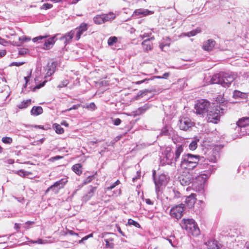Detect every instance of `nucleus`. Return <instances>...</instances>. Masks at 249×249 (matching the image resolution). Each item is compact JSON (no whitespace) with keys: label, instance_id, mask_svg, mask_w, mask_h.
I'll list each match as a JSON object with an SVG mask.
<instances>
[{"label":"nucleus","instance_id":"nucleus-1","mask_svg":"<svg viewBox=\"0 0 249 249\" xmlns=\"http://www.w3.org/2000/svg\"><path fill=\"white\" fill-rule=\"evenodd\" d=\"M236 77L237 75L234 73L221 71L213 75L210 83L212 84H221L224 87H229Z\"/></svg>","mask_w":249,"mask_h":249},{"label":"nucleus","instance_id":"nucleus-2","mask_svg":"<svg viewBox=\"0 0 249 249\" xmlns=\"http://www.w3.org/2000/svg\"><path fill=\"white\" fill-rule=\"evenodd\" d=\"M203 157L199 155L186 154L182 156L180 167L187 170H192L198 164L199 161Z\"/></svg>","mask_w":249,"mask_h":249},{"label":"nucleus","instance_id":"nucleus-3","mask_svg":"<svg viewBox=\"0 0 249 249\" xmlns=\"http://www.w3.org/2000/svg\"><path fill=\"white\" fill-rule=\"evenodd\" d=\"M182 227L189 233L193 236H197L200 233L199 229L194 220L193 219H183Z\"/></svg>","mask_w":249,"mask_h":249},{"label":"nucleus","instance_id":"nucleus-4","mask_svg":"<svg viewBox=\"0 0 249 249\" xmlns=\"http://www.w3.org/2000/svg\"><path fill=\"white\" fill-rule=\"evenodd\" d=\"M210 106V102L206 100L200 99L198 100L195 107L196 113L199 115H203L209 111Z\"/></svg>","mask_w":249,"mask_h":249},{"label":"nucleus","instance_id":"nucleus-5","mask_svg":"<svg viewBox=\"0 0 249 249\" xmlns=\"http://www.w3.org/2000/svg\"><path fill=\"white\" fill-rule=\"evenodd\" d=\"M219 113V110L216 108H212L211 110H209L206 118L207 122L217 124L220 118Z\"/></svg>","mask_w":249,"mask_h":249},{"label":"nucleus","instance_id":"nucleus-6","mask_svg":"<svg viewBox=\"0 0 249 249\" xmlns=\"http://www.w3.org/2000/svg\"><path fill=\"white\" fill-rule=\"evenodd\" d=\"M68 180L67 178H61L60 180L56 181L54 184L47 188L45 191V194L52 190L55 194H57L59 192V191L64 188L65 185L67 183Z\"/></svg>","mask_w":249,"mask_h":249},{"label":"nucleus","instance_id":"nucleus-7","mask_svg":"<svg viewBox=\"0 0 249 249\" xmlns=\"http://www.w3.org/2000/svg\"><path fill=\"white\" fill-rule=\"evenodd\" d=\"M184 211V204H180L174 206L170 209V214L172 217L179 219L182 216Z\"/></svg>","mask_w":249,"mask_h":249},{"label":"nucleus","instance_id":"nucleus-8","mask_svg":"<svg viewBox=\"0 0 249 249\" xmlns=\"http://www.w3.org/2000/svg\"><path fill=\"white\" fill-rule=\"evenodd\" d=\"M103 238H104L105 239L106 248H114L115 239L116 238V235L115 234L111 233H105L103 234Z\"/></svg>","mask_w":249,"mask_h":249},{"label":"nucleus","instance_id":"nucleus-9","mask_svg":"<svg viewBox=\"0 0 249 249\" xmlns=\"http://www.w3.org/2000/svg\"><path fill=\"white\" fill-rule=\"evenodd\" d=\"M179 127L182 130L187 131L189 128L194 126L195 123L192 122L188 118H183L179 120Z\"/></svg>","mask_w":249,"mask_h":249},{"label":"nucleus","instance_id":"nucleus-10","mask_svg":"<svg viewBox=\"0 0 249 249\" xmlns=\"http://www.w3.org/2000/svg\"><path fill=\"white\" fill-rule=\"evenodd\" d=\"M194 178L192 177L190 173H184L179 177V181L182 185H189L194 180Z\"/></svg>","mask_w":249,"mask_h":249},{"label":"nucleus","instance_id":"nucleus-11","mask_svg":"<svg viewBox=\"0 0 249 249\" xmlns=\"http://www.w3.org/2000/svg\"><path fill=\"white\" fill-rule=\"evenodd\" d=\"M88 24L85 22L81 23L79 26L76 28L77 32L76 34V40H78L81 37V36L84 32L88 30Z\"/></svg>","mask_w":249,"mask_h":249},{"label":"nucleus","instance_id":"nucleus-12","mask_svg":"<svg viewBox=\"0 0 249 249\" xmlns=\"http://www.w3.org/2000/svg\"><path fill=\"white\" fill-rule=\"evenodd\" d=\"M196 200V195L192 193L186 197L185 202L189 208H192L194 207Z\"/></svg>","mask_w":249,"mask_h":249},{"label":"nucleus","instance_id":"nucleus-13","mask_svg":"<svg viewBox=\"0 0 249 249\" xmlns=\"http://www.w3.org/2000/svg\"><path fill=\"white\" fill-rule=\"evenodd\" d=\"M155 37L154 36L151 37L150 38L145 39L142 43V45L143 49L145 51H150L153 49V43L151 42V40H154Z\"/></svg>","mask_w":249,"mask_h":249},{"label":"nucleus","instance_id":"nucleus-14","mask_svg":"<svg viewBox=\"0 0 249 249\" xmlns=\"http://www.w3.org/2000/svg\"><path fill=\"white\" fill-rule=\"evenodd\" d=\"M215 44L216 42L214 40L209 39L204 42L202 48L205 51H211L214 48Z\"/></svg>","mask_w":249,"mask_h":249},{"label":"nucleus","instance_id":"nucleus-15","mask_svg":"<svg viewBox=\"0 0 249 249\" xmlns=\"http://www.w3.org/2000/svg\"><path fill=\"white\" fill-rule=\"evenodd\" d=\"M195 179L198 185H202L206 182L208 179V176L206 174H201L196 177Z\"/></svg>","mask_w":249,"mask_h":249},{"label":"nucleus","instance_id":"nucleus-16","mask_svg":"<svg viewBox=\"0 0 249 249\" xmlns=\"http://www.w3.org/2000/svg\"><path fill=\"white\" fill-rule=\"evenodd\" d=\"M153 13H154L153 11H149L147 9H136L134 11L133 15H134V16L142 15L143 17H145L149 15H152Z\"/></svg>","mask_w":249,"mask_h":249},{"label":"nucleus","instance_id":"nucleus-17","mask_svg":"<svg viewBox=\"0 0 249 249\" xmlns=\"http://www.w3.org/2000/svg\"><path fill=\"white\" fill-rule=\"evenodd\" d=\"M237 125L239 127H245L249 126V117H242L238 120L236 123Z\"/></svg>","mask_w":249,"mask_h":249},{"label":"nucleus","instance_id":"nucleus-18","mask_svg":"<svg viewBox=\"0 0 249 249\" xmlns=\"http://www.w3.org/2000/svg\"><path fill=\"white\" fill-rule=\"evenodd\" d=\"M154 182L156 186H160L165 184L167 182V179L165 175L161 174L159 176L158 178H154Z\"/></svg>","mask_w":249,"mask_h":249},{"label":"nucleus","instance_id":"nucleus-19","mask_svg":"<svg viewBox=\"0 0 249 249\" xmlns=\"http://www.w3.org/2000/svg\"><path fill=\"white\" fill-rule=\"evenodd\" d=\"M208 249H219L220 245L215 239H211L206 243Z\"/></svg>","mask_w":249,"mask_h":249},{"label":"nucleus","instance_id":"nucleus-20","mask_svg":"<svg viewBox=\"0 0 249 249\" xmlns=\"http://www.w3.org/2000/svg\"><path fill=\"white\" fill-rule=\"evenodd\" d=\"M59 34H57L54 36L48 38L44 44L43 49L45 50L50 49L55 43V38Z\"/></svg>","mask_w":249,"mask_h":249},{"label":"nucleus","instance_id":"nucleus-21","mask_svg":"<svg viewBox=\"0 0 249 249\" xmlns=\"http://www.w3.org/2000/svg\"><path fill=\"white\" fill-rule=\"evenodd\" d=\"M183 151V148L182 145L178 146L176 151H175V153L173 154V159H174V162H176L178 160L180 156V154L182 153Z\"/></svg>","mask_w":249,"mask_h":249},{"label":"nucleus","instance_id":"nucleus-22","mask_svg":"<svg viewBox=\"0 0 249 249\" xmlns=\"http://www.w3.org/2000/svg\"><path fill=\"white\" fill-rule=\"evenodd\" d=\"M74 32L72 30L66 34L65 36H61L60 39H65V43L67 44L73 37Z\"/></svg>","mask_w":249,"mask_h":249},{"label":"nucleus","instance_id":"nucleus-23","mask_svg":"<svg viewBox=\"0 0 249 249\" xmlns=\"http://www.w3.org/2000/svg\"><path fill=\"white\" fill-rule=\"evenodd\" d=\"M43 112V108L40 106H34L33 107L31 113L33 115L37 116L41 114Z\"/></svg>","mask_w":249,"mask_h":249},{"label":"nucleus","instance_id":"nucleus-24","mask_svg":"<svg viewBox=\"0 0 249 249\" xmlns=\"http://www.w3.org/2000/svg\"><path fill=\"white\" fill-rule=\"evenodd\" d=\"M72 170L76 175L80 176L82 173V165L80 163H76L72 166Z\"/></svg>","mask_w":249,"mask_h":249},{"label":"nucleus","instance_id":"nucleus-25","mask_svg":"<svg viewBox=\"0 0 249 249\" xmlns=\"http://www.w3.org/2000/svg\"><path fill=\"white\" fill-rule=\"evenodd\" d=\"M201 30L200 28H197L195 30L191 31L186 33H182V36H196V34L200 33Z\"/></svg>","mask_w":249,"mask_h":249},{"label":"nucleus","instance_id":"nucleus-26","mask_svg":"<svg viewBox=\"0 0 249 249\" xmlns=\"http://www.w3.org/2000/svg\"><path fill=\"white\" fill-rule=\"evenodd\" d=\"M31 104V99H28L23 101L20 102L18 105V107L20 109H23L27 107Z\"/></svg>","mask_w":249,"mask_h":249},{"label":"nucleus","instance_id":"nucleus-27","mask_svg":"<svg viewBox=\"0 0 249 249\" xmlns=\"http://www.w3.org/2000/svg\"><path fill=\"white\" fill-rule=\"evenodd\" d=\"M104 22L111 20L115 18V15L113 13H109L107 14H102Z\"/></svg>","mask_w":249,"mask_h":249},{"label":"nucleus","instance_id":"nucleus-28","mask_svg":"<svg viewBox=\"0 0 249 249\" xmlns=\"http://www.w3.org/2000/svg\"><path fill=\"white\" fill-rule=\"evenodd\" d=\"M94 22L96 24H101L105 23L103 19V15H97L93 18Z\"/></svg>","mask_w":249,"mask_h":249},{"label":"nucleus","instance_id":"nucleus-29","mask_svg":"<svg viewBox=\"0 0 249 249\" xmlns=\"http://www.w3.org/2000/svg\"><path fill=\"white\" fill-rule=\"evenodd\" d=\"M53 128L55 129V132L59 134L64 133V130L59 124H54L53 125Z\"/></svg>","mask_w":249,"mask_h":249},{"label":"nucleus","instance_id":"nucleus-30","mask_svg":"<svg viewBox=\"0 0 249 249\" xmlns=\"http://www.w3.org/2000/svg\"><path fill=\"white\" fill-rule=\"evenodd\" d=\"M16 174L23 178H25L29 175H32L31 172L26 171L22 169L18 171Z\"/></svg>","mask_w":249,"mask_h":249},{"label":"nucleus","instance_id":"nucleus-31","mask_svg":"<svg viewBox=\"0 0 249 249\" xmlns=\"http://www.w3.org/2000/svg\"><path fill=\"white\" fill-rule=\"evenodd\" d=\"M127 223L129 225H133L134 227L138 228H141L140 224L132 219H129Z\"/></svg>","mask_w":249,"mask_h":249},{"label":"nucleus","instance_id":"nucleus-32","mask_svg":"<svg viewBox=\"0 0 249 249\" xmlns=\"http://www.w3.org/2000/svg\"><path fill=\"white\" fill-rule=\"evenodd\" d=\"M117 41V38L116 36L110 37L107 40V44L109 46H112Z\"/></svg>","mask_w":249,"mask_h":249},{"label":"nucleus","instance_id":"nucleus-33","mask_svg":"<svg viewBox=\"0 0 249 249\" xmlns=\"http://www.w3.org/2000/svg\"><path fill=\"white\" fill-rule=\"evenodd\" d=\"M245 93L242 92L238 90H234L233 94L234 98H236L237 97L243 98L245 96Z\"/></svg>","mask_w":249,"mask_h":249},{"label":"nucleus","instance_id":"nucleus-34","mask_svg":"<svg viewBox=\"0 0 249 249\" xmlns=\"http://www.w3.org/2000/svg\"><path fill=\"white\" fill-rule=\"evenodd\" d=\"M1 141L5 144H11L13 142V139L9 137H3L1 139Z\"/></svg>","mask_w":249,"mask_h":249},{"label":"nucleus","instance_id":"nucleus-35","mask_svg":"<svg viewBox=\"0 0 249 249\" xmlns=\"http://www.w3.org/2000/svg\"><path fill=\"white\" fill-rule=\"evenodd\" d=\"M209 161L208 160L205 159L204 160L203 163L200 164V166H202V168H208L210 169L212 167H213V165H210L209 163Z\"/></svg>","mask_w":249,"mask_h":249},{"label":"nucleus","instance_id":"nucleus-36","mask_svg":"<svg viewBox=\"0 0 249 249\" xmlns=\"http://www.w3.org/2000/svg\"><path fill=\"white\" fill-rule=\"evenodd\" d=\"M208 160V161L211 163H215L217 161L216 157L215 155L212 154L209 156L208 158L205 159Z\"/></svg>","mask_w":249,"mask_h":249},{"label":"nucleus","instance_id":"nucleus-37","mask_svg":"<svg viewBox=\"0 0 249 249\" xmlns=\"http://www.w3.org/2000/svg\"><path fill=\"white\" fill-rule=\"evenodd\" d=\"M197 147V142L195 141H192L189 145V148L191 150H195Z\"/></svg>","mask_w":249,"mask_h":249},{"label":"nucleus","instance_id":"nucleus-38","mask_svg":"<svg viewBox=\"0 0 249 249\" xmlns=\"http://www.w3.org/2000/svg\"><path fill=\"white\" fill-rule=\"evenodd\" d=\"M173 153L170 151H167V153L166 154V158L168 160H170L171 161H174V159H173Z\"/></svg>","mask_w":249,"mask_h":249},{"label":"nucleus","instance_id":"nucleus-39","mask_svg":"<svg viewBox=\"0 0 249 249\" xmlns=\"http://www.w3.org/2000/svg\"><path fill=\"white\" fill-rule=\"evenodd\" d=\"M120 183V181L119 180H117L115 182H114L111 185L108 186L106 188V190L107 191H110L113 189L114 187H115L117 185H118Z\"/></svg>","mask_w":249,"mask_h":249},{"label":"nucleus","instance_id":"nucleus-40","mask_svg":"<svg viewBox=\"0 0 249 249\" xmlns=\"http://www.w3.org/2000/svg\"><path fill=\"white\" fill-rule=\"evenodd\" d=\"M35 222L34 221H28L26 222L24 224V228L26 229H29L30 228L31 226L34 224Z\"/></svg>","mask_w":249,"mask_h":249},{"label":"nucleus","instance_id":"nucleus-41","mask_svg":"<svg viewBox=\"0 0 249 249\" xmlns=\"http://www.w3.org/2000/svg\"><path fill=\"white\" fill-rule=\"evenodd\" d=\"M69 83V81L67 79L63 80L61 83V84L58 86V88H62L63 87H66Z\"/></svg>","mask_w":249,"mask_h":249},{"label":"nucleus","instance_id":"nucleus-42","mask_svg":"<svg viewBox=\"0 0 249 249\" xmlns=\"http://www.w3.org/2000/svg\"><path fill=\"white\" fill-rule=\"evenodd\" d=\"M30 242L33 243V244H44L47 243V240H43L41 239H38L36 241H31Z\"/></svg>","mask_w":249,"mask_h":249},{"label":"nucleus","instance_id":"nucleus-43","mask_svg":"<svg viewBox=\"0 0 249 249\" xmlns=\"http://www.w3.org/2000/svg\"><path fill=\"white\" fill-rule=\"evenodd\" d=\"M86 108L87 109H89L93 111L95 110V109L96 108V107L94 103H91L87 105Z\"/></svg>","mask_w":249,"mask_h":249},{"label":"nucleus","instance_id":"nucleus-44","mask_svg":"<svg viewBox=\"0 0 249 249\" xmlns=\"http://www.w3.org/2000/svg\"><path fill=\"white\" fill-rule=\"evenodd\" d=\"M48 36H37L36 37L34 38L33 39V41L34 42H37L38 40H39L40 39H42L43 38H46L48 37Z\"/></svg>","mask_w":249,"mask_h":249},{"label":"nucleus","instance_id":"nucleus-45","mask_svg":"<svg viewBox=\"0 0 249 249\" xmlns=\"http://www.w3.org/2000/svg\"><path fill=\"white\" fill-rule=\"evenodd\" d=\"M52 7H53V5L52 4L47 3L44 4L42 5V9L47 10L48 9H50Z\"/></svg>","mask_w":249,"mask_h":249},{"label":"nucleus","instance_id":"nucleus-46","mask_svg":"<svg viewBox=\"0 0 249 249\" xmlns=\"http://www.w3.org/2000/svg\"><path fill=\"white\" fill-rule=\"evenodd\" d=\"M94 178V176H89L84 182L85 184L90 182Z\"/></svg>","mask_w":249,"mask_h":249},{"label":"nucleus","instance_id":"nucleus-47","mask_svg":"<svg viewBox=\"0 0 249 249\" xmlns=\"http://www.w3.org/2000/svg\"><path fill=\"white\" fill-rule=\"evenodd\" d=\"M97 189L96 187H91L89 192V196H92L94 193V192L96 191Z\"/></svg>","mask_w":249,"mask_h":249},{"label":"nucleus","instance_id":"nucleus-48","mask_svg":"<svg viewBox=\"0 0 249 249\" xmlns=\"http://www.w3.org/2000/svg\"><path fill=\"white\" fill-rule=\"evenodd\" d=\"M31 75H32V71H31L29 72L28 74L26 76L24 77V79L26 81V82H25L26 85L27 84L28 82L29 81V79L31 76Z\"/></svg>","mask_w":249,"mask_h":249},{"label":"nucleus","instance_id":"nucleus-49","mask_svg":"<svg viewBox=\"0 0 249 249\" xmlns=\"http://www.w3.org/2000/svg\"><path fill=\"white\" fill-rule=\"evenodd\" d=\"M24 64V62H14L11 64L10 66H15L18 67V66L22 65Z\"/></svg>","mask_w":249,"mask_h":249},{"label":"nucleus","instance_id":"nucleus-50","mask_svg":"<svg viewBox=\"0 0 249 249\" xmlns=\"http://www.w3.org/2000/svg\"><path fill=\"white\" fill-rule=\"evenodd\" d=\"M14 229H16L17 232H19L20 231V225L18 223H15L14 224Z\"/></svg>","mask_w":249,"mask_h":249},{"label":"nucleus","instance_id":"nucleus-51","mask_svg":"<svg viewBox=\"0 0 249 249\" xmlns=\"http://www.w3.org/2000/svg\"><path fill=\"white\" fill-rule=\"evenodd\" d=\"M63 157L60 156H56L55 157H52L51 159V160L52 161H54V160H58L62 159Z\"/></svg>","mask_w":249,"mask_h":249},{"label":"nucleus","instance_id":"nucleus-52","mask_svg":"<svg viewBox=\"0 0 249 249\" xmlns=\"http://www.w3.org/2000/svg\"><path fill=\"white\" fill-rule=\"evenodd\" d=\"M122 122V121L119 118H116L114 120V124L115 125H119Z\"/></svg>","mask_w":249,"mask_h":249},{"label":"nucleus","instance_id":"nucleus-53","mask_svg":"<svg viewBox=\"0 0 249 249\" xmlns=\"http://www.w3.org/2000/svg\"><path fill=\"white\" fill-rule=\"evenodd\" d=\"M80 107V104L75 105H73L69 109H68L67 110L68 111H70V110H72V109H77Z\"/></svg>","mask_w":249,"mask_h":249},{"label":"nucleus","instance_id":"nucleus-54","mask_svg":"<svg viewBox=\"0 0 249 249\" xmlns=\"http://www.w3.org/2000/svg\"><path fill=\"white\" fill-rule=\"evenodd\" d=\"M151 35V33H144L143 34L140 36V37L142 38V39H144L145 37H149L150 35Z\"/></svg>","mask_w":249,"mask_h":249},{"label":"nucleus","instance_id":"nucleus-55","mask_svg":"<svg viewBox=\"0 0 249 249\" xmlns=\"http://www.w3.org/2000/svg\"><path fill=\"white\" fill-rule=\"evenodd\" d=\"M169 75H170L169 72H166L163 74L162 76H161V77L158 76V78L167 79L169 77Z\"/></svg>","mask_w":249,"mask_h":249},{"label":"nucleus","instance_id":"nucleus-56","mask_svg":"<svg viewBox=\"0 0 249 249\" xmlns=\"http://www.w3.org/2000/svg\"><path fill=\"white\" fill-rule=\"evenodd\" d=\"M67 231H68V233L70 234V235L78 236V233L74 232L72 230H70L67 229Z\"/></svg>","mask_w":249,"mask_h":249},{"label":"nucleus","instance_id":"nucleus-57","mask_svg":"<svg viewBox=\"0 0 249 249\" xmlns=\"http://www.w3.org/2000/svg\"><path fill=\"white\" fill-rule=\"evenodd\" d=\"M46 81H44L42 83L36 85V87H35V89H40V88L43 87L45 85V83Z\"/></svg>","mask_w":249,"mask_h":249},{"label":"nucleus","instance_id":"nucleus-58","mask_svg":"<svg viewBox=\"0 0 249 249\" xmlns=\"http://www.w3.org/2000/svg\"><path fill=\"white\" fill-rule=\"evenodd\" d=\"M149 79H147V78H145L142 80H141V81H137L135 82V84L136 85H139V84H142L144 82H145V81H148L149 80Z\"/></svg>","mask_w":249,"mask_h":249},{"label":"nucleus","instance_id":"nucleus-59","mask_svg":"<svg viewBox=\"0 0 249 249\" xmlns=\"http://www.w3.org/2000/svg\"><path fill=\"white\" fill-rule=\"evenodd\" d=\"M18 40L19 41H21L22 42H23V41H26L30 40V39L27 38L26 36H25V37H23V38L18 37Z\"/></svg>","mask_w":249,"mask_h":249},{"label":"nucleus","instance_id":"nucleus-60","mask_svg":"<svg viewBox=\"0 0 249 249\" xmlns=\"http://www.w3.org/2000/svg\"><path fill=\"white\" fill-rule=\"evenodd\" d=\"M145 201L146 203L148 205H153V202L149 198L145 199Z\"/></svg>","mask_w":249,"mask_h":249},{"label":"nucleus","instance_id":"nucleus-61","mask_svg":"<svg viewBox=\"0 0 249 249\" xmlns=\"http://www.w3.org/2000/svg\"><path fill=\"white\" fill-rule=\"evenodd\" d=\"M6 52L5 50H2L0 52V58L3 57L5 55Z\"/></svg>","mask_w":249,"mask_h":249},{"label":"nucleus","instance_id":"nucleus-62","mask_svg":"<svg viewBox=\"0 0 249 249\" xmlns=\"http://www.w3.org/2000/svg\"><path fill=\"white\" fill-rule=\"evenodd\" d=\"M61 124L63 125H64V126H65L66 127H68L69 126L68 123L66 121H63L61 123Z\"/></svg>","mask_w":249,"mask_h":249},{"label":"nucleus","instance_id":"nucleus-63","mask_svg":"<svg viewBox=\"0 0 249 249\" xmlns=\"http://www.w3.org/2000/svg\"><path fill=\"white\" fill-rule=\"evenodd\" d=\"M26 53V50L22 49L19 51V53L20 54H23Z\"/></svg>","mask_w":249,"mask_h":249},{"label":"nucleus","instance_id":"nucleus-64","mask_svg":"<svg viewBox=\"0 0 249 249\" xmlns=\"http://www.w3.org/2000/svg\"><path fill=\"white\" fill-rule=\"evenodd\" d=\"M245 247L248 249H249V241H247L245 243Z\"/></svg>","mask_w":249,"mask_h":249}]
</instances>
